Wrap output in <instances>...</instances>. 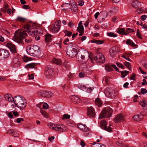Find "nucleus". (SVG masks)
<instances>
[{
    "instance_id": "1",
    "label": "nucleus",
    "mask_w": 147,
    "mask_h": 147,
    "mask_svg": "<svg viewBox=\"0 0 147 147\" xmlns=\"http://www.w3.org/2000/svg\"><path fill=\"white\" fill-rule=\"evenodd\" d=\"M25 30L23 32H19L16 31L14 34L13 38L14 40L19 44H22L23 40L27 36L26 32H28L29 35H32L33 34L40 35L43 34V31L40 29H34V26H31L29 24H27L24 26Z\"/></svg>"
},
{
    "instance_id": "2",
    "label": "nucleus",
    "mask_w": 147,
    "mask_h": 147,
    "mask_svg": "<svg viewBox=\"0 0 147 147\" xmlns=\"http://www.w3.org/2000/svg\"><path fill=\"white\" fill-rule=\"evenodd\" d=\"M26 51L28 54L32 56L41 57L42 55L41 51L37 45H31L28 46Z\"/></svg>"
},
{
    "instance_id": "3",
    "label": "nucleus",
    "mask_w": 147,
    "mask_h": 147,
    "mask_svg": "<svg viewBox=\"0 0 147 147\" xmlns=\"http://www.w3.org/2000/svg\"><path fill=\"white\" fill-rule=\"evenodd\" d=\"M13 100L16 106L20 109H24L26 105L25 99L22 96H15Z\"/></svg>"
},
{
    "instance_id": "4",
    "label": "nucleus",
    "mask_w": 147,
    "mask_h": 147,
    "mask_svg": "<svg viewBox=\"0 0 147 147\" xmlns=\"http://www.w3.org/2000/svg\"><path fill=\"white\" fill-rule=\"evenodd\" d=\"M48 125L50 128L54 130L58 131L64 132L66 131L67 128L65 125L62 124H55L52 123H49Z\"/></svg>"
},
{
    "instance_id": "5",
    "label": "nucleus",
    "mask_w": 147,
    "mask_h": 147,
    "mask_svg": "<svg viewBox=\"0 0 147 147\" xmlns=\"http://www.w3.org/2000/svg\"><path fill=\"white\" fill-rule=\"evenodd\" d=\"M113 111L112 109L109 107L105 108L102 111L100 115L99 119H101L106 117L109 118L111 117Z\"/></svg>"
},
{
    "instance_id": "6",
    "label": "nucleus",
    "mask_w": 147,
    "mask_h": 147,
    "mask_svg": "<svg viewBox=\"0 0 147 147\" xmlns=\"http://www.w3.org/2000/svg\"><path fill=\"white\" fill-rule=\"evenodd\" d=\"M104 92L107 96L111 98H114L117 94V92L111 87L107 88L105 90Z\"/></svg>"
},
{
    "instance_id": "7",
    "label": "nucleus",
    "mask_w": 147,
    "mask_h": 147,
    "mask_svg": "<svg viewBox=\"0 0 147 147\" xmlns=\"http://www.w3.org/2000/svg\"><path fill=\"white\" fill-rule=\"evenodd\" d=\"M71 45L67 46L66 54L68 56L73 57L75 56L77 53V50L72 45V44Z\"/></svg>"
},
{
    "instance_id": "8",
    "label": "nucleus",
    "mask_w": 147,
    "mask_h": 147,
    "mask_svg": "<svg viewBox=\"0 0 147 147\" xmlns=\"http://www.w3.org/2000/svg\"><path fill=\"white\" fill-rule=\"evenodd\" d=\"M94 59L97 63H104L105 61V57L101 53H96L93 57Z\"/></svg>"
},
{
    "instance_id": "9",
    "label": "nucleus",
    "mask_w": 147,
    "mask_h": 147,
    "mask_svg": "<svg viewBox=\"0 0 147 147\" xmlns=\"http://www.w3.org/2000/svg\"><path fill=\"white\" fill-rule=\"evenodd\" d=\"M52 93L50 91L41 90L38 92V94L39 96H41L47 98H49L52 95Z\"/></svg>"
},
{
    "instance_id": "10",
    "label": "nucleus",
    "mask_w": 147,
    "mask_h": 147,
    "mask_svg": "<svg viewBox=\"0 0 147 147\" xmlns=\"http://www.w3.org/2000/svg\"><path fill=\"white\" fill-rule=\"evenodd\" d=\"M111 124H110L109 126L107 127V122L104 120H103L100 122V127L103 129L109 132H111L112 131V128L111 127Z\"/></svg>"
},
{
    "instance_id": "11",
    "label": "nucleus",
    "mask_w": 147,
    "mask_h": 147,
    "mask_svg": "<svg viewBox=\"0 0 147 147\" xmlns=\"http://www.w3.org/2000/svg\"><path fill=\"white\" fill-rule=\"evenodd\" d=\"M45 76L48 78H51L53 76V71L51 68L49 66L47 67L45 69Z\"/></svg>"
},
{
    "instance_id": "12",
    "label": "nucleus",
    "mask_w": 147,
    "mask_h": 147,
    "mask_svg": "<svg viewBox=\"0 0 147 147\" xmlns=\"http://www.w3.org/2000/svg\"><path fill=\"white\" fill-rule=\"evenodd\" d=\"M9 53L5 49H0V56L3 59H5L9 57Z\"/></svg>"
},
{
    "instance_id": "13",
    "label": "nucleus",
    "mask_w": 147,
    "mask_h": 147,
    "mask_svg": "<svg viewBox=\"0 0 147 147\" xmlns=\"http://www.w3.org/2000/svg\"><path fill=\"white\" fill-rule=\"evenodd\" d=\"M95 112L93 108L91 106L87 109V115L90 117H94L95 116Z\"/></svg>"
},
{
    "instance_id": "14",
    "label": "nucleus",
    "mask_w": 147,
    "mask_h": 147,
    "mask_svg": "<svg viewBox=\"0 0 147 147\" xmlns=\"http://www.w3.org/2000/svg\"><path fill=\"white\" fill-rule=\"evenodd\" d=\"M70 98L72 102L74 104H78L81 102V99L76 96H72Z\"/></svg>"
},
{
    "instance_id": "15",
    "label": "nucleus",
    "mask_w": 147,
    "mask_h": 147,
    "mask_svg": "<svg viewBox=\"0 0 147 147\" xmlns=\"http://www.w3.org/2000/svg\"><path fill=\"white\" fill-rule=\"evenodd\" d=\"M85 57L84 55H82L81 53L79 51L77 52L76 59L80 63L83 62L84 60Z\"/></svg>"
},
{
    "instance_id": "16",
    "label": "nucleus",
    "mask_w": 147,
    "mask_h": 147,
    "mask_svg": "<svg viewBox=\"0 0 147 147\" xmlns=\"http://www.w3.org/2000/svg\"><path fill=\"white\" fill-rule=\"evenodd\" d=\"M124 120V117L122 114H118L114 118V120L115 122L118 123L121 122H122Z\"/></svg>"
},
{
    "instance_id": "17",
    "label": "nucleus",
    "mask_w": 147,
    "mask_h": 147,
    "mask_svg": "<svg viewBox=\"0 0 147 147\" xmlns=\"http://www.w3.org/2000/svg\"><path fill=\"white\" fill-rule=\"evenodd\" d=\"M7 46L12 53L14 54L17 53V48L14 45L11 43H7Z\"/></svg>"
},
{
    "instance_id": "18",
    "label": "nucleus",
    "mask_w": 147,
    "mask_h": 147,
    "mask_svg": "<svg viewBox=\"0 0 147 147\" xmlns=\"http://www.w3.org/2000/svg\"><path fill=\"white\" fill-rule=\"evenodd\" d=\"M60 25H57L55 24L51 26V31L54 33L57 32L60 28Z\"/></svg>"
},
{
    "instance_id": "19",
    "label": "nucleus",
    "mask_w": 147,
    "mask_h": 147,
    "mask_svg": "<svg viewBox=\"0 0 147 147\" xmlns=\"http://www.w3.org/2000/svg\"><path fill=\"white\" fill-rule=\"evenodd\" d=\"M8 132L7 133H8L12 135L15 137H18L19 136L18 132L14 129H10L8 131Z\"/></svg>"
},
{
    "instance_id": "20",
    "label": "nucleus",
    "mask_w": 147,
    "mask_h": 147,
    "mask_svg": "<svg viewBox=\"0 0 147 147\" xmlns=\"http://www.w3.org/2000/svg\"><path fill=\"white\" fill-rule=\"evenodd\" d=\"M77 127L79 129L84 131L87 132L89 130L88 128L85 125H84L81 124L79 123L77 125Z\"/></svg>"
},
{
    "instance_id": "21",
    "label": "nucleus",
    "mask_w": 147,
    "mask_h": 147,
    "mask_svg": "<svg viewBox=\"0 0 147 147\" xmlns=\"http://www.w3.org/2000/svg\"><path fill=\"white\" fill-rule=\"evenodd\" d=\"M116 49L115 47H113L111 48L109 51L110 54L113 57H115V55L117 53Z\"/></svg>"
},
{
    "instance_id": "22",
    "label": "nucleus",
    "mask_w": 147,
    "mask_h": 147,
    "mask_svg": "<svg viewBox=\"0 0 147 147\" xmlns=\"http://www.w3.org/2000/svg\"><path fill=\"white\" fill-rule=\"evenodd\" d=\"M81 89L83 90L89 92H90L93 89V87H86L84 85L81 86Z\"/></svg>"
},
{
    "instance_id": "23",
    "label": "nucleus",
    "mask_w": 147,
    "mask_h": 147,
    "mask_svg": "<svg viewBox=\"0 0 147 147\" xmlns=\"http://www.w3.org/2000/svg\"><path fill=\"white\" fill-rule=\"evenodd\" d=\"M117 32L119 34L122 35H126L127 33L125 31V29L124 28H118V30Z\"/></svg>"
},
{
    "instance_id": "24",
    "label": "nucleus",
    "mask_w": 147,
    "mask_h": 147,
    "mask_svg": "<svg viewBox=\"0 0 147 147\" xmlns=\"http://www.w3.org/2000/svg\"><path fill=\"white\" fill-rule=\"evenodd\" d=\"M142 116L143 115L141 114L140 115H134L133 117V119L135 121H140L142 119Z\"/></svg>"
},
{
    "instance_id": "25",
    "label": "nucleus",
    "mask_w": 147,
    "mask_h": 147,
    "mask_svg": "<svg viewBox=\"0 0 147 147\" xmlns=\"http://www.w3.org/2000/svg\"><path fill=\"white\" fill-rule=\"evenodd\" d=\"M4 98L5 99L10 102H12L14 98L11 97L10 94H7L4 95Z\"/></svg>"
},
{
    "instance_id": "26",
    "label": "nucleus",
    "mask_w": 147,
    "mask_h": 147,
    "mask_svg": "<svg viewBox=\"0 0 147 147\" xmlns=\"http://www.w3.org/2000/svg\"><path fill=\"white\" fill-rule=\"evenodd\" d=\"M52 61L54 63L57 65H61L62 63L60 59L54 58L53 59Z\"/></svg>"
},
{
    "instance_id": "27",
    "label": "nucleus",
    "mask_w": 147,
    "mask_h": 147,
    "mask_svg": "<svg viewBox=\"0 0 147 147\" xmlns=\"http://www.w3.org/2000/svg\"><path fill=\"white\" fill-rule=\"evenodd\" d=\"M133 7L135 8H137L141 6V4L140 2H139L137 0L135 1L132 3Z\"/></svg>"
},
{
    "instance_id": "28",
    "label": "nucleus",
    "mask_w": 147,
    "mask_h": 147,
    "mask_svg": "<svg viewBox=\"0 0 147 147\" xmlns=\"http://www.w3.org/2000/svg\"><path fill=\"white\" fill-rule=\"evenodd\" d=\"M126 44L133 47H135L136 46L135 44L130 39H128L127 40L126 42Z\"/></svg>"
},
{
    "instance_id": "29",
    "label": "nucleus",
    "mask_w": 147,
    "mask_h": 147,
    "mask_svg": "<svg viewBox=\"0 0 147 147\" xmlns=\"http://www.w3.org/2000/svg\"><path fill=\"white\" fill-rule=\"evenodd\" d=\"M52 35L49 33L45 35V40L46 42H48L50 41L51 39Z\"/></svg>"
},
{
    "instance_id": "30",
    "label": "nucleus",
    "mask_w": 147,
    "mask_h": 147,
    "mask_svg": "<svg viewBox=\"0 0 147 147\" xmlns=\"http://www.w3.org/2000/svg\"><path fill=\"white\" fill-rule=\"evenodd\" d=\"M36 65L34 63L28 64L25 66V67L26 68H35Z\"/></svg>"
},
{
    "instance_id": "31",
    "label": "nucleus",
    "mask_w": 147,
    "mask_h": 147,
    "mask_svg": "<svg viewBox=\"0 0 147 147\" xmlns=\"http://www.w3.org/2000/svg\"><path fill=\"white\" fill-rule=\"evenodd\" d=\"M95 102L96 105L99 107H100L102 105V102L99 98L96 99Z\"/></svg>"
},
{
    "instance_id": "32",
    "label": "nucleus",
    "mask_w": 147,
    "mask_h": 147,
    "mask_svg": "<svg viewBox=\"0 0 147 147\" xmlns=\"http://www.w3.org/2000/svg\"><path fill=\"white\" fill-rule=\"evenodd\" d=\"M26 19L25 18H23L21 16H18L16 18V20L21 22H24L26 20Z\"/></svg>"
},
{
    "instance_id": "33",
    "label": "nucleus",
    "mask_w": 147,
    "mask_h": 147,
    "mask_svg": "<svg viewBox=\"0 0 147 147\" xmlns=\"http://www.w3.org/2000/svg\"><path fill=\"white\" fill-rule=\"evenodd\" d=\"M71 6L70 8L71 9V10L72 12H76L77 11L78 8L76 5L73 4V5H71Z\"/></svg>"
},
{
    "instance_id": "34",
    "label": "nucleus",
    "mask_w": 147,
    "mask_h": 147,
    "mask_svg": "<svg viewBox=\"0 0 147 147\" xmlns=\"http://www.w3.org/2000/svg\"><path fill=\"white\" fill-rule=\"evenodd\" d=\"M77 31L79 32H84V29L83 26H78L77 28Z\"/></svg>"
},
{
    "instance_id": "35",
    "label": "nucleus",
    "mask_w": 147,
    "mask_h": 147,
    "mask_svg": "<svg viewBox=\"0 0 147 147\" xmlns=\"http://www.w3.org/2000/svg\"><path fill=\"white\" fill-rule=\"evenodd\" d=\"M63 32L65 34L64 36H70L72 34V32H71L68 31L67 30H63Z\"/></svg>"
},
{
    "instance_id": "36",
    "label": "nucleus",
    "mask_w": 147,
    "mask_h": 147,
    "mask_svg": "<svg viewBox=\"0 0 147 147\" xmlns=\"http://www.w3.org/2000/svg\"><path fill=\"white\" fill-rule=\"evenodd\" d=\"M129 71L126 70L121 71V77L123 78H124L126 76L128 73Z\"/></svg>"
},
{
    "instance_id": "37",
    "label": "nucleus",
    "mask_w": 147,
    "mask_h": 147,
    "mask_svg": "<svg viewBox=\"0 0 147 147\" xmlns=\"http://www.w3.org/2000/svg\"><path fill=\"white\" fill-rule=\"evenodd\" d=\"M24 62H26L31 60V59L26 56H24L22 58Z\"/></svg>"
},
{
    "instance_id": "38",
    "label": "nucleus",
    "mask_w": 147,
    "mask_h": 147,
    "mask_svg": "<svg viewBox=\"0 0 147 147\" xmlns=\"http://www.w3.org/2000/svg\"><path fill=\"white\" fill-rule=\"evenodd\" d=\"M124 64L125 66L127 67L129 70H131V64L128 62L125 61L124 63Z\"/></svg>"
},
{
    "instance_id": "39",
    "label": "nucleus",
    "mask_w": 147,
    "mask_h": 147,
    "mask_svg": "<svg viewBox=\"0 0 147 147\" xmlns=\"http://www.w3.org/2000/svg\"><path fill=\"white\" fill-rule=\"evenodd\" d=\"M92 147H100L101 146V144L100 143H97L96 142H94L93 144H91Z\"/></svg>"
},
{
    "instance_id": "40",
    "label": "nucleus",
    "mask_w": 147,
    "mask_h": 147,
    "mask_svg": "<svg viewBox=\"0 0 147 147\" xmlns=\"http://www.w3.org/2000/svg\"><path fill=\"white\" fill-rule=\"evenodd\" d=\"M122 57L128 61H131V60L128 57V54L127 53H125V55H123Z\"/></svg>"
},
{
    "instance_id": "41",
    "label": "nucleus",
    "mask_w": 147,
    "mask_h": 147,
    "mask_svg": "<svg viewBox=\"0 0 147 147\" xmlns=\"http://www.w3.org/2000/svg\"><path fill=\"white\" fill-rule=\"evenodd\" d=\"M41 113L42 115L44 116L45 117L48 118L49 117L48 114L45 111L43 110L41 111Z\"/></svg>"
},
{
    "instance_id": "42",
    "label": "nucleus",
    "mask_w": 147,
    "mask_h": 147,
    "mask_svg": "<svg viewBox=\"0 0 147 147\" xmlns=\"http://www.w3.org/2000/svg\"><path fill=\"white\" fill-rule=\"evenodd\" d=\"M107 35L108 36L113 37H115L117 36V35L116 34L112 32L108 33H107Z\"/></svg>"
},
{
    "instance_id": "43",
    "label": "nucleus",
    "mask_w": 147,
    "mask_h": 147,
    "mask_svg": "<svg viewBox=\"0 0 147 147\" xmlns=\"http://www.w3.org/2000/svg\"><path fill=\"white\" fill-rule=\"evenodd\" d=\"M13 62L17 65H19L20 63L19 59L17 58H15L13 60Z\"/></svg>"
},
{
    "instance_id": "44",
    "label": "nucleus",
    "mask_w": 147,
    "mask_h": 147,
    "mask_svg": "<svg viewBox=\"0 0 147 147\" xmlns=\"http://www.w3.org/2000/svg\"><path fill=\"white\" fill-rule=\"evenodd\" d=\"M70 117V115H68L67 114H65L63 115V116L62 118V119L64 120L65 119H69Z\"/></svg>"
},
{
    "instance_id": "45",
    "label": "nucleus",
    "mask_w": 147,
    "mask_h": 147,
    "mask_svg": "<svg viewBox=\"0 0 147 147\" xmlns=\"http://www.w3.org/2000/svg\"><path fill=\"white\" fill-rule=\"evenodd\" d=\"M146 101L144 100H141L140 102V104L142 107H145L146 105Z\"/></svg>"
},
{
    "instance_id": "46",
    "label": "nucleus",
    "mask_w": 147,
    "mask_h": 147,
    "mask_svg": "<svg viewBox=\"0 0 147 147\" xmlns=\"http://www.w3.org/2000/svg\"><path fill=\"white\" fill-rule=\"evenodd\" d=\"M105 69L107 72L112 70V68L109 66H106L105 67Z\"/></svg>"
},
{
    "instance_id": "47",
    "label": "nucleus",
    "mask_w": 147,
    "mask_h": 147,
    "mask_svg": "<svg viewBox=\"0 0 147 147\" xmlns=\"http://www.w3.org/2000/svg\"><path fill=\"white\" fill-rule=\"evenodd\" d=\"M134 31L132 29H131L130 28H128L126 29V31L125 32L127 34L128 33Z\"/></svg>"
},
{
    "instance_id": "48",
    "label": "nucleus",
    "mask_w": 147,
    "mask_h": 147,
    "mask_svg": "<svg viewBox=\"0 0 147 147\" xmlns=\"http://www.w3.org/2000/svg\"><path fill=\"white\" fill-rule=\"evenodd\" d=\"M111 79L109 77H106L105 78V81L107 84H108L110 83V81Z\"/></svg>"
},
{
    "instance_id": "49",
    "label": "nucleus",
    "mask_w": 147,
    "mask_h": 147,
    "mask_svg": "<svg viewBox=\"0 0 147 147\" xmlns=\"http://www.w3.org/2000/svg\"><path fill=\"white\" fill-rule=\"evenodd\" d=\"M137 35L138 37L140 39L142 38V37L141 36V34L140 33L139 30L138 29H137Z\"/></svg>"
},
{
    "instance_id": "50",
    "label": "nucleus",
    "mask_w": 147,
    "mask_h": 147,
    "mask_svg": "<svg viewBox=\"0 0 147 147\" xmlns=\"http://www.w3.org/2000/svg\"><path fill=\"white\" fill-rule=\"evenodd\" d=\"M85 76V74L84 72H81L79 74V76L80 78L84 77Z\"/></svg>"
},
{
    "instance_id": "51",
    "label": "nucleus",
    "mask_w": 147,
    "mask_h": 147,
    "mask_svg": "<svg viewBox=\"0 0 147 147\" xmlns=\"http://www.w3.org/2000/svg\"><path fill=\"white\" fill-rule=\"evenodd\" d=\"M48 107L49 105L47 104V103H45L44 104L42 107L44 109H47L48 108Z\"/></svg>"
},
{
    "instance_id": "52",
    "label": "nucleus",
    "mask_w": 147,
    "mask_h": 147,
    "mask_svg": "<svg viewBox=\"0 0 147 147\" xmlns=\"http://www.w3.org/2000/svg\"><path fill=\"white\" fill-rule=\"evenodd\" d=\"M141 92L143 94H146L147 92V90L145 89L142 88L141 89Z\"/></svg>"
},
{
    "instance_id": "53",
    "label": "nucleus",
    "mask_w": 147,
    "mask_h": 147,
    "mask_svg": "<svg viewBox=\"0 0 147 147\" xmlns=\"http://www.w3.org/2000/svg\"><path fill=\"white\" fill-rule=\"evenodd\" d=\"M69 41V39L68 38L65 39L63 41V43L64 45H67V44L66 43Z\"/></svg>"
},
{
    "instance_id": "54",
    "label": "nucleus",
    "mask_w": 147,
    "mask_h": 147,
    "mask_svg": "<svg viewBox=\"0 0 147 147\" xmlns=\"http://www.w3.org/2000/svg\"><path fill=\"white\" fill-rule=\"evenodd\" d=\"M24 119L22 118H18L16 120V122L18 123H20L21 121H23Z\"/></svg>"
},
{
    "instance_id": "55",
    "label": "nucleus",
    "mask_w": 147,
    "mask_h": 147,
    "mask_svg": "<svg viewBox=\"0 0 147 147\" xmlns=\"http://www.w3.org/2000/svg\"><path fill=\"white\" fill-rule=\"evenodd\" d=\"M67 124L68 125L70 126L73 127L74 125L73 124L69 121L67 122Z\"/></svg>"
},
{
    "instance_id": "56",
    "label": "nucleus",
    "mask_w": 147,
    "mask_h": 147,
    "mask_svg": "<svg viewBox=\"0 0 147 147\" xmlns=\"http://www.w3.org/2000/svg\"><path fill=\"white\" fill-rule=\"evenodd\" d=\"M146 15H144L141 16V19L142 20L144 21L146 19Z\"/></svg>"
},
{
    "instance_id": "57",
    "label": "nucleus",
    "mask_w": 147,
    "mask_h": 147,
    "mask_svg": "<svg viewBox=\"0 0 147 147\" xmlns=\"http://www.w3.org/2000/svg\"><path fill=\"white\" fill-rule=\"evenodd\" d=\"M104 41L102 40H96V44L98 45L101 44L103 43Z\"/></svg>"
},
{
    "instance_id": "58",
    "label": "nucleus",
    "mask_w": 147,
    "mask_h": 147,
    "mask_svg": "<svg viewBox=\"0 0 147 147\" xmlns=\"http://www.w3.org/2000/svg\"><path fill=\"white\" fill-rule=\"evenodd\" d=\"M28 77H29V79H33L34 78V75L33 74H32L31 75H30L29 74L28 75Z\"/></svg>"
},
{
    "instance_id": "59",
    "label": "nucleus",
    "mask_w": 147,
    "mask_h": 147,
    "mask_svg": "<svg viewBox=\"0 0 147 147\" xmlns=\"http://www.w3.org/2000/svg\"><path fill=\"white\" fill-rule=\"evenodd\" d=\"M84 2L82 0H79V4L80 6H82L84 5Z\"/></svg>"
},
{
    "instance_id": "60",
    "label": "nucleus",
    "mask_w": 147,
    "mask_h": 147,
    "mask_svg": "<svg viewBox=\"0 0 147 147\" xmlns=\"http://www.w3.org/2000/svg\"><path fill=\"white\" fill-rule=\"evenodd\" d=\"M143 82L142 83V85H147V82H146V80L145 79H143L142 80Z\"/></svg>"
},
{
    "instance_id": "61",
    "label": "nucleus",
    "mask_w": 147,
    "mask_h": 147,
    "mask_svg": "<svg viewBox=\"0 0 147 147\" xmlns=\"http://www.w3.org/2000/svg\"><path fill=\"white\" fill-rule=\"evenodd\" d=\"M117 64L118 67L122 69H123L124 67L123 66V65H122L121 64L119 63H117Z\"/></svg>"
},
{
    "instance_id": "62",
    "label": "nucleus",
    "mask_w": 147,
    "mask_h": 147,
    "mask_svg": "<svg viewBox=\"0 0 147 147\" xmlns=\"http://www.w3.org/2000/svg\"><path fill=\"white\" fill-rule=\"evenodd\" d=\"M80 144L81 146L82 147H84L85 146V143L82 140L80 142Z\"/></svg>"
},
{
    "instance_id": "63",
    "label": "nucleus",
    "mask_w": 147,
    "mask_h": 147,
    "mask_svg": "<svg viewBox=\"0 0 147 147\" xmlns=\"http://www.w3.org/2000/svg\"><path fill=\"white\" fill-rule=\"evenodd\" d=\"M8 116L10 118H12L13 117V114L11 112H9L8 113Z\"/></svg>"
},
{
    "instance_id": "64",
    "label": "nucleus",
    "mask_w": 147,
    "mask_h": 147,
    "mask_svg": "<svg viewBox=\"0 0 147 147\" xmlns=\"http://www.w3.org/2000/svg\"><path fill=\"white\" fill-rule=\"evenodd\" d=\"M32 41V40L31 39H26L25 40V41L26 42H27V43H29L31 42Z\"/></svg>"
}]
</instances>
